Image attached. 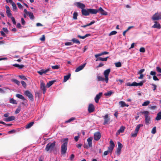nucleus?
Wrapping results in <instances>:
<instances>
[{"mask_svg": "<svg viewBox=\"0 0 161 161\" xmlns=\"http://www.w3.org/2000/svg\"><path fill=\"white\" fill-rule=\"evenodd\" d=\"M56 142L54 141L53 142H49L46 146L45 150L47 152H52L55 148Z\"/></svg>", "mask_w": 161, "mask_h": 161, "instance_id": "f257e3e1", "label": "nucleus"}, {"mask_svg": "<svg viewBox=\"0 0 161 161\" xmlns=\"http://www.w3.org/2000/svg\"><path fill=\"white\" fill-rule=\"evenodd\" d=\"M110 71H104V75L105 77V79L101 76H97V78L98 79V81H105L106 83H108V75Z\"/></svg>", "mask_w": 161, "mask_h": 161, "instance_id": "f03ea898", "label": "nucleus"}, {"mask_svg": "<svg viewBox=\"0 0 161 161\" xmlns=\"http://www.w3.org/2000/svg\"><path fill=\"white\" fill-rule=\"evenodd\" d=\"M145 116V121L146 125H148L150 123V117L149 116V113L147 111H145L141 112Z\"/></svg>", "mask_w": 161, "mask_h": 161, "instance_id": "7ed1b4c3", "label": "nucleus"}, {"mask_svg": "<svg viewBox=\"0 0 161 161\" xmlns=\"http://www.w3.org/2000/svg\"><path fill=\"white\" fill-rule=\"evenodd\" d=\"M152 19L153 20L161 19V12L155 13L152 17Z\"/></svg>", "mask_w": 161, "mask_h": 161, "instance_id": "20e7f679", "label": "nucleus"}, {"mask_svg": "<svg viewBox=\"0 0 161 161\" xmlns=\"http://www.w3.org/2000/svg\"><path fill=\"white\" fill-rule=\"evenodd\" d=\"M67 145L66 143H63L61 146V153L62 154H65L67 150Z\"/></svg>", "mask_w": 161, "mask_h": 161, "instance_id": "39448f33", "label": "nucleus"}, {"mask_svg": "<svg viewBox=\"0 0 161 161\" xmlns=\"http://www.w3.org/2000/svg\"><path fill=\"white\" fill-rule=\"evenodd\" d=\"M24 94L29 98L31 101H33V96L32 93L29 91L27 90L25 91L24 92Z\"/></svg>", "mask_w": 161, "mask_h": 161, "instance_id": "423d86ee", "label": "nucleus"}, {"mask_svg": "<svg viewBox=\"0 0 161 161\" xmlns=\"http://www.w3.org/2000/svg\"><path fill=\"white\" fill-rule=\"evenodd\" d=\"M110 146L108 147V151L111 153L115 146L114 142L112 140L110 141Z\"/></svg>", "mask_w": 161, "mask_h": 161, "instance_id": "0eeeda50", "label": "nucleus"}, {"mask_svg": "<svg viewBox=\"0 0 161 161\" xmlns=\"http://www.w3.org/2000/svg\"><path fill=\"white\" fill-rule=\"evenodd\" d=\"M103 117L104 119L103 125H105L107 124H108L110 120V118L109 117L108 114H106Z\"/></svg>", "mask_w": 161, "mask_h": 161, "instance_id": "6e6552de", "label": "nucleus"}, {"mask_svg": "<svg viewBox=\"0 0 161 161\" xmlns=\"http://www.w3.org/2000/svg\"><path fill=\"white\" fill-rule=\"evenodd\" d=\"M74 4L78 8H81L82 9L85 7V4L79 2L75 3Z\"/></svg>", "mask_w": 161, "mask_h": 161, "instance_id": "1a4fd4ad", "label": "nucleus"}, {"mask_svg": "<svg viewBox=\"0 0 161 161\" xmlns=\"http://www.w3.org/2000/svg\"><path fill=\"white\" fill-rule=\"evenodd\" d=\"M5 8L6 9V14L7 15V16L8 17H11V16H12V14L10 12V10L9 7L7 6H5Z\"/></svg>", "mask_w": 161, "mask_h": 161, "instance_id": "9d476101", "label": "nucleus"}, {"mask_svg": "<svg viewBox=\"0 0 161 161\" xmlns=\"http://www.w3.org/2000/svg\"><path fill=\"white\" fill-rule=\"evenodd\" d=\"M95 109L94 105L92 104H89L88 107V111L89 113L93 112Z\"/></svg>", "mask_w": 161, "mask_h": 161, "instance_id": "9b49d317", "label": "nucleus"}, {"mask_svg": "<svg viewBox=\"0 0 161 161\" xmlns=\"http://www.w3.org/2000/svg\"><path fill=\"white\" fill-rule=\"evenodd\" d=\"M81 13L83 15L87 16L89 15V9H86L83 8L81 10Z\"/></svg>", "mask_w": 161, "mask_h": 161, "instance_id": "f8f14e48", "label": "nucleus"}, {"mask_svg": "<svg viewBox=\"0 0 161 161\" xmlns=\"http://www.w3.org/2000/svg\"><path fill=\"white\" fill-rule=\"evenodd\" d=\"M98 12L100 13L102 15H107L108 14L107 12L105 11L101 7L97 9Z\"/></svg>", "mask_w": 161, "mask_h": 161, "instance_id": "ddd939ff", "label": "nucleus"}, {"mask_svg": "<svg viewBox=\"0 0 161 161\" xmlns=\"http://www.w3.org/2000/svg\"><path fill=\"white\" fill-rule=\"evenodd\" d=\"M101 134L100 132H97L94 134V139L96 141H98L100 138Z\"/></svg>", "mask_w": 161, "mask_h": 161, "instance_id": "4468645a", "label": "nucleus"}, {"mask_svg": "<svg viewBox=\"0 0 161 161\" xmlns=\"http://www.w3.org/2000/svg\"><path fill=\"white\" fill-rule=\"evenodd\" d=\"M103 93L102 92H99L98 94H97L95 98V101L96 103H98L99 100L101 97Z\"/></svg>", "mask_w": 161, "mask_h": 161, "instance_id": "2eb2a0df", "label": "nucleus"}, {"mask_svg": "<svg viewBox=\"0 0 161 161\" xmlns=\"http://www.w3.org/2000/svg\"><path fill=\"white\" fill-rule=\"evenodd\" d=\"M41 88L43 91V94H45L46 92V89L45 86V84L43 82L41 83Z\"/></svg>", "mask_w": 161, "mask_h": 161, "instance_id": "dca6fc26", "label": "nucleus"}, {"mask_svg": "<svg viewBox=\"0 0 161 161\" xmlns=\"http://www.w3.org/2000/svg\"><path fill=\"white\" fill-rule=\"evenodd\" d=\"M89 13L92 14H96L97 12V9H89Z\"/></svg>", "mask_w": 161, "mask_h": 161, "instance_id": "f3484780", "label": "nucleus"}, {"mask_svg": "<svg viewBox=\"0 0 161 161\" xmlns=\"http://www.w3.org/2000/svg\"><path fill=\"white\" fill-rule=\"evenodd\" d=\"M152 27L153 28L160 29L161 28V25L159 23H158L157 21H156L154 22V24Z\"/></svg>", "mask_w": 161, "mask_h": 161, "instance_id": "a211bd4d", "label": "nucleus"}, {"mask_svg": "<svg viewBox=\"0 0 161 161\" xmlns=\"http://www.w3.org/2000/svg\"><path fill=\"white\" fill-rule=\"evenodd\" d=\"M15 119V118L14 116H12L7 118L4 120L5 121L8 122L12 120H14Z\"/></svg>", "mask_w": 161, "mask_h": 161, "instance_id": "6ab92c4d", "label": "nucleus"}, {"mask_svg": "<svg viewBox=\"0 0 161 161\" xmlns=\"http://www.w3.org/2000/svg\"><path fill=\"white\" fill-rule=\"evenodd\" d=\"M119 104L120 105L121 107L123 108L125 106L128 107L129 105L125 103V102L123 101H121L119 102Z\"/></svg>", "mask_w": 161, "mask_h": 161, "instance_id": "aec40b11", "label": "nucleus"}, {"mask_svg": "<svg viewBox=\"0 0 161 161\" xmlns=\"http://www.w3.org/2000/svg\"><path fill=\"white\" fill-rule=\"evenodd\" d=\"M109 58L108 57L106 58H102L101 57H99L97 58L96 59V61H107V60L108 58Z\"/></svg>", "mask_w": 161, "mask_h": 161, "instance_id": "412c9836", "label": "nucleus"}, {"mask_svg": "<svg viewBox=\"0 0 161 161\" xmlns=\"http://www.w3.org/2000/svg\"><path fill=\"white\" fill-rule=\"evenodd\" d=\"M92 137H89L87 139V141L88 142V144L89 146V147H92Z\"/></svg>", "mask_w": 161, "mask_h": 161, "instance_id": "4be33fe9", "label": "nucleus"}, {"mask_svg": "<svg viewBox=\"0 0 161 161\" xmlns=\"http://www.w3.org/2000/svg\"><path fill=\"white\" fill-rule=\"evenodd\" d=\"M71 76L70 73H69L67 75L64 76V82H65L70 78Z\"/></svg>", "mask_w": 161, "mask_h": 161, "instance_id": "5701e85b", "label": "nucleus"}, {"mask_svg": "<svg viewBox=\"0 0 161 161\" xmlns=\"http://www.w3.org/2000/svg\"><path fill=\"white\" fill-rule=\"evenodd\" d=\"M91 34H87L85 35L84 36H81L80 35H78L77 37L80 39H84L86 37L91 36Z\"/></svg>", "mask_w": 161, "mask_h": 161, "instance_id": "b1692460", "label": "nucleus"}, {"mask_svg": "<svg viewBox=\"0 0 161 161\" xmlns=\"http://www.w3.org/2000/svg\"><path fill=\"white\" fill-rule=\"evenodd\" d=\"M86 64H84L77 67L75 70H81L85 66Z\"/></svg>", "mask_w": 161, "mask_h": 161, "instance_id": "393cba45", "label": "nucleus"}, {"mask_svg": "<svg viewBox=\"0 0 161 161\" xmlns=\"http://www.w3.org/2000/svg\"><path fill=\"white\" fill-rule=\"evenodd\" d=\"M34 122H32L28 124L27 125H26V126L25 127V128L26 129H28L30 128L34 124Z\"/></svg>", "mask_w": 161, "mask_h": 161, "instance_id": "a878e982", "label": "nucleus"}, {"mask_svg": "<svg viewBox=\"0 0 161 161\" xmlns=\"http://www.w3.org/2000/svg\"><path fill=\"white\" fill-rule=\"evenodd\" d=\"M13 66L18 68L19 69H21L22 68L24 67V65H19L18 64H13Z\"/></svg>", "mask_w": 161, "mask_h": 161, "instance_id": "bb28decb", "label": "nucleus"}, {"mask_svg": "<svg viewBox=\"0 0 161 161\" xmlns=\"http://www.w3.org/2000/svg\"><path fill=\"white\" fill-rule=\"evenodd\" d=\"M27 15L30 17V18L32 20L34 19L35 17L32 12H30L29 13H28V14H27Z\"/></svg>", "mask_w": 161, "mask_h": 161, "instance_id": "cd10ccee", "label": "nucleus"}, {"mask_svg": "<svg viewBox=\"0 0 161 161\" xmlns=\"http://www.w3.org/2000/svg\"><path fill=\"white\" fill-rule=\"evenodd\" d=\"M143 83V82L141 81L139 83H137L136 82H134V84H133L132 85L134 86H142Z\"/></svg>", "mask_w": 161, "mask_h": 161, "instance_id": "c85d7f7f", "label": "nucleus"}, {"mask_svg": "<svg viewBox=\"0 0 161 161\" xmlns=\"http://www.w3.org/2000/svg\"><path fill=\"white\" fill-rule=\"evenodd\" d=\"M143 126V125L142 124H139V125H137L136 126V128L135 131H136V132H138L140 129V127H141Z\"/></svg>", "mask_w": 161, "mask_h": 161, "instance_id": "c756f323", "label": "nucleus"}, {"mask_svg": "<svg viewBox=\"0 0 161 161\" xmlns=\"http://www.w3.org/2000/svg\"><path fill=\"white\" fill-rule=\"evenodd\" d=\"M16 96L17 98L20 99H21L24 100H25V99L24 97L21 95H20V94H16Z\"/></svg>", "mask_w": 161, "mask_h": 161, "instance_id": "7c9ffc66", "label": "nucleus"}, {"mask_svg": "<svg viewBox=\"0 0 161 161\" xmlns=\"http://www.w3.org/2000/svg\"><path fill=\"white\" fill-rule=\"evenodd\" d=\"M157 120H159L161 119V111L159 112L157 115V116L155 118Z\"/></svg>", "mask_w": 161, "mask_h": 161, "instance_id": "2f4dec72", "label": "nucleus"}, {"mask_svg": "<svg viewBox=\"0 0 161 161\" xmlns=\"http://www.w3.org/2000/svg\"><path fill=\"white\" fill-rule=\"evenodd\" d=\"M55 81H49L47 83V87H49L51 86H52L55 82Z\"/></svg>", "mask_w": 161, "mask_h": 161, "instance_id": "473e14b6", "label": "nucleus"}, {"mask_svg": "<svg viewBox=\"0 0 161 161\" xmlns=\"http://www.w3.org/2000/svg\"><path fill=\"white\" fill-rule=\"evenodd\" d=\"M12 5L13 7V10L14 11H16L17 9V8L15 3H13L12 4Z\"/></svg>", "mask_w": 161, "mask_h": 161, "instance_id": "72a5a7b5", "label": "nucleus"}, {"mask_svg": "<svg viewBox=\"0 0 161 161\" xmlns=\"http://www.w3.org/2000/svg\"><path fill=\"white\" fill-rule=\"evenodd\" d=\"M78 15V13L77 12H75L73 13V19H77V17Z\"/></svg>", "mask_w": 161, "mask_h": 161, "instance_id": "f704fd0d", "label": "nucleus"}, {"mask_svg": "<svg viewBox=\"0 0 161 161\" xmlns=\"http://www.w3.org/2000/svg\"><path fill=\"white\" fill-rule=\"evenodd\" d=\"M71 41L75 43L79 44L80 43V42L77 39H75V38L72 39L71 40Z\"/></svg>", "mask_w": 161, "mask_h": 161, "instance_id": "c9c22d12", "label": "nucleus"}, {"mask_svg": "<svg viewBox=\"0 0 161 161\" xmlns=\"http://www.w3.org/2000/svg\"><path fill=\"white\" fill-rule=\"evenodd\" d=\"M12 81L14 82V83H16L18 86H19L20 85V82L16 79H13L12 80Z\"/></svg>", "mask_w": 161, "mask_h": 161, "instance_id": "e433bc0d", "label": "nucleus"}, {"mask_svg": "<svg viewBox=\"0 0 161 161\" xmlns=\"http://www.w3.org/2000/svg\"><path fill=\"white\" fill-rule=\"evenodd\" d=\"M125 127L124 126H121L119 129L118 130L120 132V133H123L124 132L125 129Z\"/></svg>", "mask_w": 161, "mask_h": 161, "instance_id": "4c0bfd02", "label": "nucleus"}, {"mask_svg": "<svg viewBox=\"0 0 161 161\" xmlns=\"http://www.w3.org/2000/svg\"><path fill=\"white\" fill-rule=\"evenodd\" d=\"M9 102L10 103L13 104H17V103L16 100L14 99L13 98H11L10 99Z\"/></svg>", "mask_w": 161, "mask_h": 161, "instance_id": "58836bf2", "label": "nucleus"}, {"mask_svg": "<svg viewBox=\"0 0 161 161\" xmlns=\"http://www.w3.org/2000/svg\"><path fill=\"white\" fill-rule=\"evenodd\" d=\"M150 103V101L147 100L144 102L142 104V106H147Z\"/></svg>", "mask_w": 161, "mask_h": 161, "instance_id": "ea45409f", "label": "nucleus"}, {"mask_svg": "<svg viewBox=\"0 0 161 161\" xmlns=\"http://www.w3.org/2000/svg\"><path fill=\"white\" fill-rule=\"evenodd\" d=\"M138 132H136L135 131H134V132H132L131 134V136L132 137H136V136L137 133Z\"/></svg>", "mask_w": 161, "mask_h": 161, "instance_id": "a19ab883", "label": "nucleus"}, {"mask_svg": "<svg viewBox=\"0 0 161 161\" xmlns=\"http://www.w3.org/2000/svg\"><path fill=\"white\" fill-rule=\"evenodd\" d=\"M143 71H139L138 72V74H140V76L138 77V78L139 79H141L143 78V75L142 74V72Z\"/></svg>", "mask_w": 161, "mask_h": 161, "instance_id": "79ce46f5", "label": "nucleus"}, {"mask_svg": "<svg viewBox=\"0 0 161 161\" xmlns=\"http://www.w3.org/2000/svg\"><path fill=\"white\" fill-rule=\"evenodd\" d=\"M115 66L116 67H119L121 66V64L120 62H119L115 63Z\"/></svg>", "mask_w": 161, "mask_h": 161, "instance_id": "37998d69", "label": "nucleus"}, {"mask_svg": "<svg viewBox=\"0 0 161 161\" xmlns=\"http://www.w3.org/2000/svg\"><path fill=\"white\" fill-rule=\"evenodd\" d=\"M117 32L116 31H113L109 33V36H111L113 35H115L116 34H117Z\"/></svg>", "mask_w": 161, "mask_h": 161, "instance_id": "c03bdc74", "label": "nucleus"}, {"mask_svg": "<svg viewBox=\"0 0 161 161\" xmlns=\"http://www.w3.org/2000/svg\"><path fill=\"white\" fill-rule=\"evenodd\" d=\"M19 77L21 79H23L25 80H27V78L24 75H19Z\"/></svg>", "mask_w": 161, "mask_h": 161, "instance_id": "a18cd8bd", "label": "nucleus"}, {"mask_svg": "<svg viewBox=\"0 0 161 161\" xmlns=\"http://www.w3.org/2000/svg\"><path fill=\"white\" fill-rule=\"evenodd\" d=\"M121 149L117 148L116 151V152L117 155L119 156L121 153Z\"/></svg>", "mask_w": 161, "mask_h": 161, "instance_id": "49530a36", "label": "nucleus"}, {"mask_svg": "<svg viewBox=\"0 0 161 161\" xmlns=\"http://www.w3.org/2000/svg\"><path fill=\"white\" fill-rule=\"evenodd\" d=\"M75 119V118L72 117V118H71L70 119H69L68 120L66 121L65 122V123H69V122H70L74 120Z\"/></svg>", "mask_w": 161, "mask_h": 161, "instance_id": "de8ad7c7", "label": "nucleus"}, {"mask_svg": "<svg viewBox=\"0 0 161 161\" xmlns=\"http://www.w3.org/2000/svg\"><path fill=\"white\" fill-rule=\"evenodd\" d=\"M118 147L117 148L121 149L123 147L122 145L120 142H118Z\"/></svg>", "mask_w": 161, "mask_h": 161, "instance_id": "09e8293b", "label": "nucleus"}, {"mask_svg": "<svg viewBox=\"0 0 161 161\" xmlns=\"http://www.w3.org/2000/svg\"><path fill=\"white\" fill-rule=\"evenodd\" d=\"M68 139L67 138H64L62 139V141L64 142V143H66L67 145L68 144Z\"/></svg>", "mask_w": 161, "mask_h": 161, "instance_id": "8fccbe9b", "label": "nucleus"}, {"mask_svg": "<svg viewBox=\"0 0 161 161\" xmlns=\"http://www.w3.org/2000/svg\"><path fill=\"white\" fill-rule=\"evenodd\" d=\"M21 83L23 87L25 88L26 86V83L23 80L21 81Z\"/></svg>", "mask_w": 161, "mask_h": 161, "instance_id": "3c124183", "label": "nucleus"}, {"mask_svg": "<svg viewBox=\"0 0 161 161\" xmlns=\"http://www.w3.org/2000/svg\"><path fill=\"white\" fill-rule=\"evenodd\" d=\"M47 71H38L37 72L41 75H42L43 74H46Z\"/></svg>", "mask_w": 161, "mask_h": 161, "instance_id": "603ef678", "label": "nucleus"}, {"mask_svg": "<svg viewBox=\"0 0 161 161\" xmlns=\"http://www.w3.org/2000/svg\"><path fill=\"white\" fill-rule=\"evenodd\" d=\"M156 132V127H154L152 129L151 133L153 134H154Z\"/></svg>", "mask_w": 161, "mask_h": 161, "instance_id": "864d4df0", "label": "nucleus"}, {"mask_svg": "<svg viewBox=\"0 0 161 161\" xmlns=\"http://www.w3.org/2000/svg\"><path fill=\"white\" fill-rule=\"evenodd\" d=\"M52 68L53 69H58L59 68V66L58 65H54L52 66Z\"/></svg>", "mask_w": 161, "mask_h": 161, "instance_id": "5fc2aeb1", "label": "nucleus"}, {"mask_svg": "<svg viewBox=\"0 0 161 161\" xmlns=\"http://www.w3.org/2000/svg\"><path fill=\"white\" fill-rule=\"evenodd\" d=\"M113 92L111 91H109L107 93L104 94V95L106 96H110L112 93Z\"/></svg>", "mask_w": 161, "mask_h": 161, "instance_id": "6e6d98bb", "label": "nucleus"}, {"mask_svg": "<svg viewBox=\"0 0 161 161\" xmlns=\"http://www.w3.org/2000/svg\"><path fill=\"white\" fill-rule=\"evenodd\" d=\"M139 51L141 53H144L145 51V49L144 47H142L140 48Z\"/></svg>", "mask_w": 161, "mask_h": 161, "instance_id": "4d7b16f0", "label": "nucleus"}, {"mask_svg": "<svg viewBox=\"0 0 161 161\" xmlns=\"http://www.w3.org/2000/svg\"><path fill=\"white\" fill-rule=\"evenodd\" d=\"M18 7L20 9H22L23 8V6L22 5L19 3H17Z\"/></svg>", "mask_w": 161, "mask_h": 161, "instance_id": "13d9d810", "label": "nucleus"}, {"mask_svg": "<svg viewBox=\"0 0 161 161\" xmlns=\"http://www.w3.org/2000/svg\"><path fill=\"white\" fill-rule=\"evenodd\" d=\"M45 39V37L44 35L42 36V37L40 38V40L42 41H44Z\"/></svg>", "mask_w": 161, "mask_h": 161, "instance_id": "bf43d9fd", "label": "nucleus"}, {"mask_svg": "<svg viewBox=\"0 0 161 161\" xmlns=\"http://www.w3.org/2000/svg\"><path fill=\"white\" fill-rule=\"evenodd\" d=\"M11 18L12 19L13 24L14 25H16V22L14 18L13 17H11Z\"/></svg>", "mask_w": 161, "mask_h": 161, "instance_id": "052dcab7", "label": "nucleus"}, {"mask_svg": "<svg viewBox=\"0 0 161 161\" xmlns=\"http://www.w3.org/2000/svg\"><path fill=\"white\" fill-rule=\"evenodd\" d=\"M72 43L71 42H68L65 43V45L66 46H70L72 45Z\"/></svg>", "mask_w": 161, "mask_h": 161, "instance_id": "680f3d73", "label": "nucleus"}, {"mask_svg": "<svg viewBox=\"0 0 161 161\" xmlns=\"http://www.w3.org/2000/svg\"><path fill=\"white\" fill-rule=\"evenodd\" d=\"M151 85L153 86V91L155 90L157 87V86L156 85L153 84H152Z\"/></svg>", "mask_w": 161, "mask_h": 161, "instance_id": "e2e57ef3", "label": "nucleus"}, {"mask_svg": "<svg viewBox=\"0 0 161 161\" xmlns=\"http://www.w3.org/2000/svg\"><path fill=\"white\" fill-rule=\"evenodd\" d=\"M21 22L22 24L23 25H25V22L23 18H22L21 19Z\"/></svg>", "mask_w": 161, "mask_h": 161, "instance_id": "0e129e2a", "label": "nucleus"}, {"mask_svg": "<svg viewBox=\"0 0 161 161\" xmlns=\"http://www.w3.org/2000/svg\"><path fill=\"white\" fill-rule=\"evenodd\" d=\"M20 111V108H17L15 111V113L16 114L18 113Z\"/></svg>", "mask_w": 161, "mask_h": 161, "instance_id": "69168bd1", "label": "nucleus"}, {"mask_svg": "<svg viewBox=\"0 0 161 161\" xmlns=\"http://www.w3.org/2000/svg\"><path fill=\"white\" fill-rule=\"evenodd\" d=\"M102 55H103V54H102V53H100L98 54H96L95 55V57L96 58H99L98 57L99 56H102Z\"/></svg>", "mask_w": 161, "mask_h": 161, "instance_id": "338daca9", "label": "nucleus"}, {"mask_svg": "<svg viewBox=\"0 0 161 161\" xmlns=\"http://www.w3.org/2000/svg\"><path fill=\"white\" fill-rule=\"evenodd\" d=\"M109 153H110L108 150L105 151L104 152V155L106 156Z\"/></svg>", "mask_w": 161, "mask_h": 161, "instance_id": "774afa93", "label": "nucleus"}]
</instances>
